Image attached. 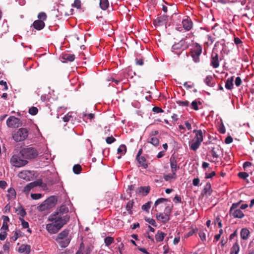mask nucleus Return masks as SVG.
Returning a JSON list of instances; mask_svg holds the SVG:
<instances>
[{
  "mask_svg": "<svg viewBox=\"0 0 254 254\" xmlns=\"http://www.w3.org/2000/svg\"><path fill=\"white\" fill-rule=\"evenodd\" d=\"M63 215L57 212H53L49 216L48 220L62 228L69 221L70 218L69 216H62Z\"/></svg>",
  "mask_w": 254,
  "mask_h": 254,
  "instance_id": "obj_1",
  "label": "nucleus"
},
{
  "mask_svg": "<svg viewBox=\"0 0 254 254\" xmlns=\"http://www.w3.org/2000/svg\"><path fill=\"white\" fill-rule=\"evenodd\" d=\"M20 155L25 160L31 159L36 157L38 155V152L33 147L24 148L20 151Z\"/></svg>",
  "mask_w": 254,
  "mask_h": 254,
  "instance_id": "obj_2",
  "label": "nucleus"
},
{
  "mask_svg": "<svg viewBox=\"0 0 254 254\" xmlns=\"http://www.w3.org/2000/svg\"><path fill=\"white\" fill-rule=\"evenodd\" d=\"M10 163L12 165L15 167H21L26 165L28 161L22 158V156L20 155L19 152L18 154L13 155L12 156Z\"/></svg>",
  "mask_w": 254,
  "mask_h": 254,
  "instance_id": "obj_3",
  "label": "nucleus"
},
{
  "mask_svg": "<svg viewBox=\"0 0 254 254\" xmlns=\"http://www.w3.org/2000/svg\"><path fill=\"white\" fill-rule=\"evenodd\" d=\"M28 134V130L26 128H20L15 132L12 135L13 139L16 142L25 140Z\"/></svg>",
  "mask_w": 254,
  "mask_h": 254,
  "instance_id": "obj_4",
  "label": "nucleus"
},
{
  "mask_svg": "<svg viewBox=\"0 0 254 254\" xmlns=\"http://www.w3.org/2000/svg\"><path fill=\"white\" fill-rule=\"evenodd\" d=\"M242 202V200H240L237 203L232 204L230 209L229 213L233 217L242 218L244 216L243 212L240 209H237Z\"/></svg>",
  "mask_w": 254,
  "mask_h": 254,
  "instance_id": "obj_5",
  "label": "nucleus"
},
{
  "mask_svg": "<svg viewBox=\"0 0 254 254\" xmlns=\"http://www.w3.org/2000/svg\"><path fill=\"white\" fill-rule=\"evenodd\" d=\"M22 123L19 119L14 116H10L6 121V125L9 127L16 128L18 127L21 125Z\"/></svg>",
  "mask_w": 254,
  "mask_h": 254,
  "instance_id": "obj_6",
  "label": "nucleus"
},
{
  "mask_svg": "<svg viewBox=\"0 0 254 254\" xmlns=\"http://www.w3.org/2000/svg\"><path fill=\"white\" fill-rule=\"evenodd\" d=\"M42 185V180L38 179L33 182L28 184L25 186L23 190V192L25 194H28L29 191L34 188Z\"/></svg>",
  "mask_w": 254,
  "mask_h": 254,
  "instance_id": "obj_7",
  "label": "nucleus"
},
{
  "mask_svg": "<svg viewBox=\"0 0 254 254\" xmlns=\"http://www.w3.org/2000/svg\"><path fill=\"white\" fill-rule=\"evenodd\" d=\"M187 37L181 40L178 43L174 44L172 46V49L178 50L182 49L183 50L187 49L189 47V44L186 41Z\"/></svg>",
  "mask_w": 254,
  "mask_h": 254,
  "instance_id": "obj_8",
  "label": "nucleus"
},
{
  "mask_svg": "<svg viewBox=\"0 0 254 254\" xmlns=\"http://www.w3.org/2000/svg\"><path fill=\"white\" fill-rule=\"evenodd\" d=\"M61 228H62L59 227L57 224L53 222L46 225L47 230L51 234L58 233Z\"/></svg>",
  "mask_w": 254,
  "mask_h": 254,
  "instance_id": "obj_9",
  "label": "nucleus"
},
{
  "mask_svg": "<svg viewBox=\"0 0 254 254\" xmlns=\"http://www.w3.org/2000/svg\"><path fill=\"white\" fill-rule=\"evenodd\" d=\"M182 24L186 31L190 30L193 26V23L188 16H186V18L183 19Z\"/></svg>",
  "mask_w": 254,
  "mask_h": 254,
  "instance_id": "obj_10",
  "label": "nucleus"
},
{
  "mask_svg": "<svg viewBox=\"0 0 254 254\" xmlns=\"http://www.w3.org/2000/svg\"><path fill=\"white\" fill-rule=\"evenodd\" d=\"M170 167L172 173L176 174L177 171L179 169L180 167L178 165V161L175 156H171L170 159Z\"/></svg>",
  "mask_w": 254,
  "mask_h": 254,
  "instance_id": "obj_11",
  "label": "nucleus"
},
{
  "mask_svg": "<svg viewBox=\"0 0 254 254\" xmlns=\"http://www.w3.org/2000/svg\"><path fill=\"white\" fill-rule=\"evenodd\" d=\"M193 132L195 133V136L193 139L201 143L203 140V134H205L206 131L205 130L202 131L201 129H195Z\"/></svg>",
  "mask_w": 254,
  "mask_h": 254,
  "instance_id": "obj_12",
  "label": "nucleus"
},
{
  "mask_svg": "<svg viewBox=\"0 0 254 254\" xmlns=\"http://www.w3.org/2000/svg\"><path fill=\"white\" fill-rule=\"evenodd\" d=\"M211 65L214 68H216L219 66L218 55L216 53H212L211 55Z\"/></svg>",
  "mask_w": 254,
  "mask_h": 254,
  "instance_id": "obj_13",
  "label": "nucleus"
},
{
  "mask_svg": "<svg viewBox=\"0 0 254 254\" xmlns=\"http://www.w3.org/2000/svg\"><path fill=\"white\" fill-rule=\"evenodd\" d=\"M156 216L157 220L163 224L166 223L170 220V216L165 213H157Z\"/></svg>",
  "mask_w": 254,
  "mask_h": 254,
  "instance_id": "obj_14",
  "label": "nucleus"
},
{
  "mask_svg": "<svg viewBox=\"0 0 254 254\" xmlns=\"http://www.w3.org/2000/svg\"><path fill=\"white\" fill-rule=\"evenodd\" d=\"M168 17V16L166 14H164L158 17L154 21L155 25L157 26L163 25L167 22Z\"/></svg>",
  "mask_w": 254,
  "mask_h": 254,
  "instance_id": "obj_15",
  "label": "nucleus"
},
{
  "mask_svg": "<svg viewBox=\"0 0 254 254\" xmlns=\"http://www.w3.org/2000/svg\"><path fill=\"white\" fill-rule=\"evenodd\" d=\"M30 251V246L28 245H21L18 249V252L20 253H24L25 254H29Z\"/></svg>",
  "mask_w": 254,
  "mask_h": 254,
  "instance_id": "obj_16",
  "label": "nucleus"
},
{
  "mask_svg": "<svg viewBox=\"0 0 254 254\" xmlns=\"http://www.w3.org/2000/svg\"><path fill=\"white\" fill-rule=\"evenodd\" d=\"M33 26L36 30H40L44 27L45 23L42 20H36L33 22Z\"/></svg>",
  "mask_w": 254,
  "mask_h": 254,
  "instance_id": "obj_17",
  "label": "nucleus"
},
{
  "mask_svg": "<svg viewBox=\"0 0 254 254\" xmlns=\"http://www.w3.org/2000/svg\"><path fill=\"white\" fill-rule=\"evenodd\" d=\"M68 211V208L67 206L65 205H62L60 208L55 212H57L59 214H63L62 216H69L67 214Z\"/></svg>",
  "mask_w": 254,
  "mask_h": 254,
  "instance_id": "obj_18",
  "label": "nucleus"
},
{
  "mask_svg": "<svg viewBox=\"0 0 254 254\" xmlns=\"http://www.w3.org/2000/svg\"><path fill=\"white\" fill-rule=\"evenodd\" d=\"M221 150V147L219 145H215L213 147H211V154L214 158H217L219 157V155L217 154Z\"/></svg>",
  "mask_w": 254,
  "mask_h": 254,
  "instance_id": "obj_19",
  "label": "nucleus"
},
{
  "mask_svg": "<svg viewBox=\"0 0 254 254\" xmlns=\"http://www.w3.org/2000/svg\"><path fill=\"white\" fill-rule=\"evenodd\" d=\"M250 231L247 228H243L242 229L240 235L241 237L243 240H247L248 239L250 236Z\"/></svg>",
  "mask_w": 254,
  "mask_h": 254,
  "instance_id": "obj_20",
  "label": "nucleus"
},
{
  "mask_svg": "<svg viewBox=\"0 0 254 254\" xmlns=\"http://www.w3.org/2000/svg\"><path fill=\"white\" fill-rule=\"evenodd\" d=\"M69 234V230L67 229H64L63 231H62L60 233H59L58 235L57 238L56 239V241H59L60 240H64V239L67 238V237Z\"/></svg>",
  "mask_w": 254,
  "mask_h": 254,
  "instance_id": "obj_21",
  "label": "nucleus"
},
{
  "mask_svg": "<svg viewBox=\"0 0 254 254\" xmlns=\"http://www.w3.org/2000/svg\"><path fill=\"white\" fill-rule=\"evenodd\" d=\"M30 174V171L25 170L20 172L18 174V176L19 178L24 180H28L29 179Z\"/></svg>",
  "mask_w": 254,
  "mask_h": 254,
  "instance_id": "obj_22",
  "label": "nucleus"
},
{
  "mask_svg": "<svg viewBox=\"0 0 254 254\" xmlns=\"http://www.w3.org/2000/svg\"><path fill=\"white\" fill-rule=\"evenodd\" d=\"M136 159L140 166H142L144 169L148 168V164L147 163L146 160L144 156H141V157H138V158H136Z\"/></svg>",
  "mask_w": 254,
  "mask_h": 254,
  "instance_id": "obj_23",
  "label": "nucleus"
},
{
  "mask_svg": "<svg viewBox=\"0 0 254 254\" xmlns=\"http://www.w3.org/2000/svg\"><path fill=\"white\" fill-rule=\"evenodd\" d=\"M196 55H200L202 53V47L199 44L195 43L194 44L193 49L191 52Z\"/></svg>",
  "mask_w": 254,
  "mask_h": 254,
  "instance_id": "obj_24",
  "label": "nucleus"
},
{
  "mask_svg": "<svg viewBox=\"0 0 254 254\" xmlns=\"http://www.w3.org/2000/svg\"><path fill=\"white\" fill-rule=\"evenodd\" d=\"M147 142L157 146L159 144V140L156 137L150 136L147 139Z\"/></svg>",
  "mask_w": 254,
  "mask_h": 254,
  "instance_id": "obj_25",
  "label": "nucleus"
},
{
  "mask_svg": "<svg viewBox=\"0 0 254 254\" xmlns=\"http://www.w3.org/2000/svg\"><path fill=\"white\" fill-rule=\"evenodd\" d=\"M166 234L160 231H158L156 234L155 237L157 242H162L163 241L164 237Z\"/></svg>",
  "mask_w": 254,
  "mask_h": 254,
  "instance_id": "obj_26",
  "label": "nucleus"
},
{
  "mask_svg": "<svg viewBox=\"0 0 254 254\" xmlns=\"http://www.w3.org/2000/svg\"><path fill=\"white\" fill-rule=\"evenodd\" d=\"M55 197L51 196L44 201L45 203H47V205L51 208L55 205Z\"/></svg>",
  "mask_w": 254,
  "mask_h": 254,
  "instance_id": "obj_27",
  "label": "nucleus"
},
{
  "mask_svg": "<svg viewBox=\"0 0 254 254\" xmlns=\"http://www.w3.org/2000/svg\"><path fill=\"white\" fill-rule=\"evenodd\" d=\"M234 76H232L227 79L225 83V88L228 90H231L233 88Z\"/></svg>",
  "mask_w": 254,
  "mask_h": 254,
  "instance_id": "obj_28",
  "label": "nucleus"
},
{
  "mask_svg": "<svg viewBox=\"0 0 254 254\" xmlns=\"http://www.w3.org/2000/svg\"><path fill=\"white\" fill-rule=\"evenodd\" d=\"M212 190H211L210 183H207L203 189V193L204 194H208V195H210L212 193Z\"/></svg>",
  "mask_w": 254,
  "mask_h": 254,
  "instance_id": "obj_29",
  "label": "nucleus"
},
{
  "mask_svg": "<svg viewBox=\"0 0 254 254\" xmlns=\"http://www.w3.org/2000/svg\"><path fill=\"white\" fill-rule=\"evenodd\" d=\"M239 251L240 246L239 245L238 241H237L231 248L230 254H238Z\"/></svg>",
  "mask_w": 254,
  "mask_h": 254,
  "instance_id": "obj_30",
  "label": "nucleus"
},
{
  "mask_svg": "<svg viewBox=\"0 0 254 254\" xmlns=\"http://www.w3.org/2000/svg\"><path fill=\"white\" fill-rule=\"evenodd\" d=\"M150 188L149 186L141 187L138 188V192L143 195H146L150 191Z\"/></svg>",
  "mask_w": 254,
  "mask_h": 254,
  "instance_id": "obj_31",
  "label": "nucleus"
},
{
  "mask_svg": "<svg viewBox=\"0 0 254 254\" xmlns=\"http://www.w3.org/2000/svg\"><path fill=\"white\" fill-rule=\"evenodd\" d=\"M200 144L201 142L193 139L190 147L191 150L196 151L199 147Z\"/></svg>",
  "mask_w": 254,
  "mask_h": 254,
  "instance_id": "obj_32",
  "label": "nucleus"
},
{
  "mask_svg": "<svg viewBox=\"0 0 254 254\" xmlns=\"http://www.w3.org/2000/svg\"><path fill=\"white\" fill-rule=\"evenodd\" d=\"M70 241V240L69 238H66L64 239V240L57 241V242L59 244L61 247L65 248L69 244Z\"/></svg>",
  "mask_w": 254,
  "mask_h": 254,
  "instance_id": "obj_33",
  "label": "nucleus"
},
{
  "mask_svg": "<svg viewBox=\"0 0 254 254\" xmlns=\"http://www.w3.org/2000/svg\"><path fill=\"white\" fill-rule=\"evenodd\" d=\"M213 79L212 76L208 75L206 76L204 80L205 83L210 87H214L215 85V83L213 81Z\"/></svg>",
  "mask_w": 254,
  "mask_h": 254,
  "instance_id": "obj_34",
  "label": "nucleus"
},
{
  "mask_svg": "<svg viewBox=\"0 0 254 254\" xmlns=\"http://www.w3.org/2000/svg\"><path fill=\"white\" fill-rule=\"evenodd\" d=\"M63 59L65 61L72 62L75 59V55L70 54H64L63 55Z\"/></svg>",
  "mask_w": 254,
  "mask_h": 254,
  "instance_id": "obj_35",
  "label": "nucleus"
},
{
  "mask_svg": "<svg viewBox=\"0 0 254 254\" xmlns=\"http://www.w3.org/2000/svg\"><path fill=\"white\" fill-rule=\"evenodd\" d=\"M176 178L177 175L175 173H172V174L164 175V179L166 181L171 182V179H176Z\"/></svg>",
  "mask_w": 254,
  "mask_h": 254,
  "instance_id": "obj_36",
  "label": "nucleus"
},
{
  "mask_svg": "<svg viewBox=\"0 0 254 254\" xmlns=\"http://www.w3.org/2000/svg\"><path fill=\"white\" fill-rule=\"evenodd\" d=\"M100 6L103 10H106L109 6L108 0H100Z\"/></svg>",
  "mask_w": 254,
  "mask_h": 254,
  "instance_id": "obj_37",
  "label": "nucleus"
},
{
  "mask_svg": "<svg viewBox=\"0 0 254 254\" xmlns=\"http://www.w3.org/2000/svg\"><path fill=\"white\" fill-rule=\"evenodd\" d=\"M37 209L40 211H44L50 209V208L47 205V203H45L44 201L39 206L37 207Z\"/></svg>",
  "mask_w": 254,
  "mask_h": 254,
  "instance_id": "obj_38",
  "label": "nucleus"
},
{
  "mask_svg": "<svg viewBox=\"0 0 254 254\" xmlns=\"http://www.w3.org/2000/svg\"><path fill=\"white\" fill-rule=\"evenodd\" d=\"M118 153L122 154H125L127 152L126 146L124 144H122L119 146L117 150Z\"/></svg>",
  "mask_w": 254,
  "mask_h": 254,
  "instance_id": "obj_39",
  "label": "nucleus"
},
{
  "mask_svg": "<svg viewBox=\"0 0 254 254\" xmlns=\"http://www.w3.org/2000/svg\"><path fill=\"white\" fill-rule=\"evenodd\" d=\"M82 167L79 164L74 165L73 167V172L75 174H79L81 173Z\"/></svg>",
  "mask_w": 254,
  "mask_h": 254,
  "instance_id": "obj_40",
  "label": "nucleus"
},
{
  "mask_svg": "<svg viewBox=\"0 0 254 254\" xmlns=\"http://www.w3.org/2000/svg\"><path fill=\"white\" fill-rule=\"evenodd\" d=\"M134 202L133 200L129 201L126 205V210L130 214H132L131 208H132Z\"/></svg>",
  "mask_w": 254,
  "mask_h": 254,
  "instance_id": "obj_41",
  "label": "nucleus"
},
{
  "mask_svg": "<svg viewBox=\"0 0 254 254\" xmlns=\"http://www.w3.org/2000/svg\"><path fill=\"white\" fill-rule=\"evenodd\" d=\"M114 242L113 237H107L104 239V243L107 246H109Z\"/></svg>",
  "mask_w": 254,
  "mask_h": 254,
  "instance_id": "obj_42",
  "label": "nucleus"
},
{
  "mask_svg": "<svg viewBox=\"0 0 254 254\" xmlns=\"http://www.w3.org/2000/svg\"><path fill=\"white\" fill-rule=\"evenodd\" d=\"M7 191L8 192L9 194H7V197L9 198H14L16 197V191L14 189L10 188Z\"/></svg>",
  "mask_w": 254,
  "mask_h": 254,
  "instance_id": "obj_43",
  "label": "nucleus"
},
{
  "mask_svg": "<svg viewBox=\"0 0 254 254\" xmlns=\"http://www.w3.org/2000/svg\"><path fill=\"white\" fill-rule=\"evenodd\" d=\"M198 104L201 105L202 103L201 102H200V101L197 102L196 100L192 101L191 103L192 109H193V110H194L195 111L198 110V109H199Z\"/></svg>",
  "mask_w": 254,
  "mask_h": 254,
  "instance_id": "obj_44",
  "label": "nucleus"
},
{
  "mask_svg": "<svg viewBox=\"0 0 254 254\" xmlns=\"http://www.w3.org/2000/svg\"><path fill=\"white\" fill-rule=\"evenodd\" d=\"M169 200L168 199L164 198H160L156 200L154 203V206L156 207L158 205L161 203H164L166 202H168Z\"/></svg>",
  "mask_w": 254,
  "mask_h": 254,
  "instance_id": "obj_45",
  "label": "nucleus"
},
{
  "mask_svg": "<svg viewBox=\"0 0 254 254\" xmlns=\"http://www.w3.org/2000/svg\"><path fill=\"white\" fill-rule=\"evenodd\" d=\"M151 204H152V202L151 201H148V202L145 203L144 204H143L142 206V207H141L142 209L144 210V211H146L147 212H148L149 211V209L150 208Z\"/></svg>",
  "mask_w": 254,
  "mask_h": 254,
  "instance_id": "obj_46",
  "label": "nucleus"
},
{
  "mask_svg": "<svg viewBox=\"0 0 254 254\" xmlns=\"http://www.w3.org/2000/svg\"><path fill=\"white\" fill-rule=\"evenodd\" d=\"M47 17V16L46 13L44 12H41L38 15V18H39L38 20H42L43 22L44 20H46Z\"/></svg>",
  "mask_w": 254,
  "mask_h": 254,
  "instance_id": "obj_47",
  "label": "nucleus"
},
{
  "mask_svg": "<svg viewBox=\"0 0 254 254\" xmlns=\"http://www.w3.org/2000/svg\"><path fill=\"white\" fill-rule=\"evenodd\" d=\"M38 112V109L35 107H32L29 110V113L32 115H36Z\"/></svg>",
  "mask_w": 254,
  "mask_h": 254,
  "instance_id": "obj_48",
  "label": "nucleus"
},
{
  "mask_svg": "<svg viewBox=\"0 0 254 254\" xmlns=\"http://www.w3.org/2000/svg\"><path fill=\"white\" fill-rule=\"evenodd\" d=\"M238 176L240 178L245 180L249 177V174L246 172H241L238 173Z\"/></svg>",
  "mask_w": 254,
  "mask_h": 254,
  "instance_id": "obj_49",
  "label": "nucleus"
},
{
  "mask_svg": "<svg viewBox=\"0 0 254 254\" xmlns=\"http://www.w3.org/2000/svg\"><path fill=\"white\" fill-rule=\"evenodd\" d=\"M177 104L179 106H185V107L189 106V105L190 104L189 102L187 101V100H186V101H178L177 102Z\"/></svg>",
  "mask_w": 254,
  "mask_h": 254,
  "instance_id": "obj_50",
  "label": "nucleus"
},
{
  "mask_svg": "<svg viewBox=\"0 0 254 254\" xmlns=\"http://www.w3.org/2000/svg\"><path fill=\"white\" fill-rule=\"evenodd\" d=\"M19 220L21 222V225L23 228H28L29 227L28 223L25 221L23 218L20 217Z\"/></svg>",
  "mask_w": 254,
  "mask_h": 254,
  "instance_id": "obj_51",
  "label": "nucleus"
},
{
  "mask_svg": "<svg viewBox=\"0 0 254 254\" xmlns=\"http://www.w3.org/2000/svg\"><path fill=\"white\" fill-rule=\"evenodd\" d=\"M145 220L147 222L150 224L152 225V226L156 227V223L155 221L152 219L150 218H147L145 219Z\"/></svg>",
  "mask_w": 254,
  "mask_h": 254,
  "instance_id": "obj_52",
  "label": "nucleus"
},
{
  "mask_svg": "<svg viewBox=\"0 0 254 254\" xmlns=\"http://www.w3.org/2000/svg\"><path fill=\"white\" fill-rule=\"evenodd\" d=\"M18 211L17 214L22 217H24L26 214L25 210L23 208H20Z\"/></svg>",
  "mask_w": 254,
  "mask_h": 254,
  "instance_id": "obj_53",
  "label": "nucleus"
},
{
  "mask_svg": "<svg viewBox=\"0 0 254 254\" xmlns=\"http://www.w3.org/2000/svg\"><path fill=\"white\" fill-rule=\"evenodd\" d=\"M41 193H31V197L33 199L37 200L39 199L42 197Z\"/></svg>",
  "mask_w": 254,
  "mask_h": 254,
  "instance_id": "obj_54",
  "label": "nucleus"
},
{
  "mask_svg": "<svg viewBox=\"0 0 254 254\" xmlns=\"http://www.w3.org/2000/svg\"><path fill=\"white\" fill-rule=\"evenodd\" d=\"M200 55H196L194 53H191V57L193 59V60L195 63H198L199 62V57Z\"/></svg>",
  "mask_w": 254,
  "mask_h": 254,
  "instance_id": "obj_55",
  "label": "nucleus"
},
{
  "mask_svg": "<svg viewBox=\"0 0 254 254\" xmlns=\"http://www.w3.org/2000/svg\"><path fill=\"white\" fill-rule=\"evenodd\" d=\"M72 118L71 114L70 113H67L66 115H65L63 118V121L64 122H68L70 119Z\"/></svg>",
  "mask_w": 254,
  "mask_h": 254,
  "instance_id": "obj_56",
  "label": "nucleus"
},
{
  "mask_svg": "<svg viewBox=\"0 0 254 254\" xmlns=\"http://www.w3.org/2000/svg\"><path fill=\"white\" fill-rule=\"evenodd\" d=\"M72 6L78 9L81 7V1L80 0H75Z\"/></svg>",
  "mask_w": 254,
  "mask_h": 254,
  "instance_id": "obj_57",
  "label": "nucleus"
},
{
  "mask_svg": "<svg viewBox=\"0 0 254 254\" xmlns=\"http://www.w3.org/2000/svg\"><path fill=\"white\" fill-rule=\"evenodd\" d=\"M116 141V139L112 136L108 137L106 139V141L108 144H111Z\"/></svg>",
  "mask_w": 254,
  "mask_h": 254,
  "instance_id": "obj_58",
  "label": "nucleus"
},
{
  "mask_svg": "<svg viewBox=\"0 0 254 254\" xmlns=\"http://www.w3.org/2000/svg\"><path fill=\"white\" fill-rule=\"evenodd\" d=\"M171 212H172V208L171 207H170L169 206H167L165 207L164 213H165L166 214H168V215L169 216H170Z\"/></svg>",
  "mask_w": 254,
  "mask_h": 254,
  "instance_id": "obj_59",
  "label": "nucleus"
},
{
  "mask_svg": "<svg viewBox=\"0 0 254 254\" xmlns=\"http://www.w3.org/2000/svg\"><path fill=\"white\" fill-rule=\"evenodd\" d=\"M242 83L241 78L240 77H237L235 79V85L237 87L240 86Z\"/></svg>",
  "mask_w": 254,
  "mask_h": 254,
  "instance_id": "obj_60",
  "label": "nucleus"
},
{
  "mask_svg": "<svg viewBox=\"0 0 254 254\" xmlns=\"http://www.w3.org/2000/svg\"><path fill=\"white\" fill-rule=\"evenodd\" d=\"M215 172L214 171H212L210 173H205V179H210L212 178L213 177H214L215 175Z\"/></svg>",
  "mask_w": 254,
  "mask_h": 254,
  "instance_id": "obj_61",
  "label": "nucleus"
},
{
  "mask_svg": "<svg viewBox=\"0 0 254 254\" xmlns=\"http://www.w3.org/2000/svg\"><path fill=\"white\" fill-rule=\"evenodd\" d=\"M152 111L154 112H155V113H162V112H163V110L158 107H154L152 109Z\"/></svg>",
  "mask_w": 254,
  "mask_h": 254,
  "instance_id": "obj_62",
  "label": "nucleus"
},
{
  "mask_svg": "<svg viewBox=\"0 0 254 254\" xmlns=\"http://www.w3.org/2000/svg\"><path fill=\"white\" fill-rule=\"evenodd\" d=\"M9 243L7 242L5 243L4 245L3 246V249L4 251L8 252L9 250Z\"/></svg>",
  "mask_w": 254,
  "mask_h": 254,
  "instance_id": "obj_63",
  "label": "nucleus"
},
{
  "mask_svg": "<svg viewBox=\"0 0 254 254\" xmlns=\"http://www.w3.org/2000/svg\"><path fill=\"white\" fill-rule=\"evenodd\" d=\"M135 63L137 65H142L143 64V60L142 59H136L135 60Z\"/></svg>",
  "mask_w": 254,
  "mask_h": 254,
  "instance_id": "obj_64",
  "label": "nucleus"
}]
</instances>
